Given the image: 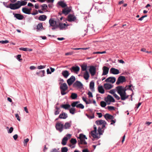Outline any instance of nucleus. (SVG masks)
<instances>
[{
	"mask_svg": "<svg viewBox=\"0 0 152 152\" xmlns=\"http://www.w3.org/2000/svg\"><path fill=\"white\" fill-rule=\"evenodd\" d=\"M116 89L122 100H125L128 98L129 96L127 95L126 92V88H124L121 86H119L116 87Z\"/></svg>",
	"mask_w": 152,
	"mask_h": 152,
	"instance_id": "1",
	"label": "nucleus"
},
{
	"mask_svg": "<svg viewBox=\"0 0 152 152\" xmlns=\"http://www.w3.org/2000/svg\"><path fill=\"white\" fill-rule=\"evenodd\" d=\"M78 138L80 139L79 140H78V144L86 145L87 144V142L85 141V139H87V138L86 137L85 135H83V134H81L79 135V136L78 137Z\"/></svg>",
	"mask_w": 152,
	"mask_h": 152,
	"instance_id": "2",
	"label": "nucleus"
},
{
	"mask_svg": "<svg viewBox=\"0 0 152 152\" xmlns=\"http://www.w3.org/2000/svg\"><path fill=\"white\" fill-rule=\"evenodd\" d=\"M68 88V86L66 83H64L61 84L60 88L62 95H64L66 94L65 91Z\"/></svg>",
	"mask_w": 152,
	"mask_h": 152,
	"instance_id": "3",
	"label": "nucleus"
},
{
	"mask_svg": "<svg viewBox=\"0 0 152 152\" xmlns=\"http://www.w3.org/2000/svg\"><path fill=\"white\" fill-rule=\"evenodd\" d=\"M19 1H17V3L15 4H10L9 6H6L7 8L9 7L12 10H15L20 8L18 3Z\"/></svg>",
	"mask_w": 152,
	"mask_h": 152,
	"instance_id": "4",
	"label": "nucleus"
},
{
	"mask_svg": "<svg viewBox=\"0 0 152 152\" xmlns=\"http://www.w3.org/2000/svg\"><path fill=\"white\" fill-rule=\"evenodd\" d=\"M79 102V101L74 102L71 104V106L73 107H76L77 108L83 109L84 107V105L81 104H78Z\"/></svg>",
	"mask_w": 152,
	"mask_h": 152,
	"instance_id": "5",
	"label": "nucleus"
},
{
	"mask_svg": "<svg viewBox=\"0 0 152 152\" xmlns=\"http://www.w3.org/2000/svg\"><path fill=\"white\" fill-rule=\"evenodd\" d=\"M56 128L57 130L61 132L64 129V125L61 122H58L56 124Z\"/></svg>",
	"mask_w": 152,
	"mask_h": 152,
	"instance_id": "6",
	"label": "nucleus"
},
{
	"mask_svg": "<svg viewBox=\"0 0 152 152\" xmlns=\"http://www.w3.org/2000/svg\"><path fill=\"white\" fill-rule=\"evenodd\" d=\"M94 130L91 132V135L94 138H98V134H96L97 128L95 125L94 126Z\"/></svg>",
	"mask_w": 152,
	"mask_h": 152,
	"instance_id": "7",
	"label": "nucleus"
},
{
	"mask_svg": "<svg viewBox=\"0 0 152 152\" xmlns=\"http://www.w3.org/2000/svg\"><path fill=\"white\" fill-rule=\"evenodd\" d=\"M71 11V7H66L65 8L63 9L62 13L65 15H67Z\"/></svg>",
	"mask_w": 152,
	"mask_h": 152,
	"instance_id": "8",
	"label": "nucleus"
},
{
	"mask_svg": "<svg viewBox=\"0 0 152 152\" xmlns=\"http://www.w3.org/2000/svg\"><path fill=\"white\" fill-rule=\"evenodd\" d=\"M89 71L92 76H94L96 73V68L94 66H91L90 67Z\"/></svg>",
	"mask_w": 152,
	"mask_h": 152,
	"instance_id": "9",
	"label": "nucleus"
},
{
	"mask_svg": "<svg viewBox=\"0 0 152 152\" xmlns=\"http://www.w3.org/2000/svg\"><path fill=\"white\" fill-rule=\"evenodd\" d=\"M67 18L68 21L70 22L74 21L76 20V17L75 16L71 14L68 16Z\"/></svg>",
	"mask_w": 152,
	"mask_h": 152,
	"instance_id": "10",
	"label": "nucleus"
},
{
	"mask_svg": "<svg viewBox=\"0 0 152 152\" xmlns=\"http://www.w3.org/2000/svg\"><path fill=\"white\" fill-rule=\"evenodd\" d=\"M70 69L71 72L77 74L80 70V68L78 66H73L70 68Z\"/></svg>",
	"mask_w": 152,
	"mask_h": 152,
	"instance_id": "11",
	"label": "nucleus"
},
{
	"mask_svg": "<svg viewBox=\"0 0 152 152\" xmlns=\"http://www.w3.org/2000/svg\"><path fill=\"white\" fill-rule=\"evenodd\" d=\"M126 80V78L124 76H120L118 79L117 81L116 82V84L117 85H119L120 83H123Z\"/></svg>",
	"mask_w": 152,
	"mask_h": 152,
	"instance_id": "12",
	"label": "nucleus"
},
{
	"mask_svg": "<svg viewBox=\"0 0 152 152\" xmlns=\"http://www.w3.org/2000/svg\"><path fill=\"white\" fill-rule=\"evenodd\" d=\"M105 100L106 102H115L114 98L111 95H108L107 98H105Z\"/></svg>",
	"mask_w": 152,
	"mask_h": 152,
	"instance_id": "13",
	"label": "nucleus"
},
{
	"mask_svg": "<svg viewBox=\"0 0 152 152\" xmlns=\"http://www.w3.org/2000/svg\"><path fill=\"white\" fill-rule=\"evenodd\" d=\"M75 76H72L71 77L67 80V82L69 86L71 85L75 81Z\"/></svg>",
	"mask_w": 152,
	"mask_h": 152,
	"instance_id": "14",
	"label": "nucleus"
},
{
	"mask_svg": "<svg viewBox=\"0 0 152 152\" xmlns=\"http://www.w3.org/2000/svg\"><path fill=\"white\" fill-rule=\"evenodd\" d=\"M110 72V73L114 75H117L120 73L118 69L114 68H111Z\"/></svg>",
	"mask_w": 152,
	"mask_h": 152,
	"instance_id": "15",
	"label": "nucleus"
},
{
	"mask_svg": "<svg viewBox=\"0 0 152 152\" xmlns=\"http://www.w3.org/2000/svg\"><path fill=\"white\" fill-rule=\"evenodd\" d=\"M116 80L115 77H109L107 78L105 80L106 82H110L112 83H114Z\"/></svg>",
	"mask_w": 152,
	"mask_h": 152,
	"instance_id": "16",
	"label": "nucleus"
},
{
	"mask_svg": "<svg viewBox=\"0 0 152 152\" xmlns=\"http://www.w3.org/2000/svg\"><path fill=\"white\" fill-rule=\"evenodd\" d=\"M82 86V84L78 81H76L73 84V86L74 87H78L79 88H81Z\"/></svg>",
	"mask_w": 152,
	"mask_h": 152,
	"instance_id": "17",
	"label": "nucleus"
},
{
	"mask_svg": "<svg viewBox=\"0 0 152 152\" xmlns=\"http://www.w3.org/2000/svg\"><path fill=\"white\" fill-rule=\"evenodd\" d=\"M49 23L50 25V26H56L57 25H58V24L57 23V22L56 21H55L53 19H50L49 20Z\"/></svg>",
	"mask_w": 152,
	"mask_h": 152,
	"instance_id": "18",
	"label": "nucleus"
},
{
	"mask_svg": "<svg viewBox=\"0 0 152 152\" xmlns=\"http://www.w3.org/2000/svg\"><path fill=\"white\" fill-rule=\"evenodd\" d=\"M102 69L103 72L102 75H107L108 72L109 68L106 66H104L103 67Z\"/></svg>",
	"mask_w": 152,
	"mask_h": 152,
	"instance_id": "19",
	"label": "nucleus"
},
{
	"mask_svg": "<svg viewBox=\"0 0 152 152\" xmlns=\"http://www.w3.org/2000/svg\"><path fill=\"white\" fill-rule=\"evenodd\" d=\"M13 14L14 15V17L18 20H22L24 18V16L23 15L19 14H15L14 13H13Z\"/></svg>",
	"mask_w": 152,
	"mask_h": 152,
	"instance_id": "20",
	"label": "nucleus"
},
{
	"mask_svg": "<svg viewBox=\"0 0 152 152\" xmlns=\"http://www.w3.org/2000/svg\"><path fill=\"white\" fill-rule=\"evenodd\" d=\"M104 117L107 120H108V119H113L114 118V117L108 113L104 115Z\"/></svg>",
	"mask_w": 152,
	"mask_h": 152,
	"instance_id": "21",
	"label": "nucleus"
},
{
	"mask_svg": "<svg viewBox=\"0 0 152 152\" xmlns=\"http://www.w3.org/2000/svg\"><path fill=\"white\" fill-rule=\"evenodd\" d=\"M62 74L63 77L66 78L69 75V72L66 70H64L62 72Z\"/></svg>",
	"mask_w": 152,
	"mask_h": 152,
	"instance_id": "22",
	"label": "nucleus"
},
{
	"mask_svg": "<svg viewBox=\"0 0 152 152\" xmlns=\"http://www.w3.org/2000/svg\"><path fill=\"white\" fill-rule=\"evenodd\" d=\"M68 26V24L66 25V24L64 23H59V24L58 25V27H59L60 30L63 29L65 28V26Z\"/></svg>",
	"mask_w": 152,
	"mask_h": 152,
	"instance_id": "23",
	"label": "nucleus"
},
{
	"mask_svg": "<svg viewBox=\"0 0 152 152\" xmlns=\"http://www.w3.org/2000/svg\"><path fill=\"white\" fill-rule=\"evenodd\" d=\"M68 117L67 115L65 113H61L59 116V118L61 119H66Z\"/></svg>",
	"mask_w": 152,
	"mask_h": 152,
	"instance_id": "24",
	"label": "nucleus"
},
{
	"mask_svg": "<svg viewBox=\"0 0 152 152\" xmlns=\"http://www.w3.org/2000/svg\"><path fill=\"white\" fill-rule=\"evenodd\" d=\"M104 86L105 89L108 90L111 88L113 87V86L110 84L105 83L104 84Z\"/></svg>",
	"mask_w": 152,
	"mask_h": 152,
	"instance_id": "25",
	"label": "nucleus"
},
{
	"mask_svg": "<svg viewBox=\"0 0 152 152\" xmlns=\"http://www.w3.org/2000/svg\"><path fill=\"white\" fill-rule=\"evenodd\" d=\"M96 124L97 125H101L103 124H107L106 122L103 120H97L95 122Z\"/></svg>",
	"mask_w": 152,
	"mask_h": 152,
	"instance_id": "26",
	"label": "nucleus"
},
{
	"mask_svg": "<svg viewBox=\"0 0 152 152\" xmlns=\"http://www.w3.org/2000/svg\"><path fill=\"white\" fill-rule=\"evenodd\" d=\"M58 4L59 6H61L62 8H65L67 7V4L64 3V1H59Z\"/></svg>",
	"mask_w": 152,
	"mask_h": 152,
	"instance_id": "27",
	"label": "nucleus"
},
{
	"mask_svg": "<svg viewBox=\"0 0 152 152\" xmlns=\"http://www.w3.org/2000/svg\"><path fill=\"white\" fill-rule=\"evenodd\" d=\"M61 107L63 108L65 110H68L70 108L71 106L69 104H66L61 105Z\"/></svg>",
	"mask_w": 152,
	"mask_h": 152,
	"instance_id": "28",
	"label": "nucleus"
},
{
	"mask_svg": "<svg viewBox=\"0 0 152 152\" xmlns=\"http://www.w3.org/2000/svg\"><path fill=\"white\" fill-rule=\"evenodd\" d=\"M89 77V75L88 71H86L83 75V77L86 80H88Z\"/></svg>",
	"mask_w": 152,
	"mask_h": 152,
	"instance_id": "29",
	"label": "nucleus"
},
{
	"mask_svg": "<svg viewBox=\"0 0 152 152\" xmlns=\"http://www.w3.org/2000/svg\"><path fill=\"white\" fill-rule=\"evenodd\" d=\"M71 124L69 122H67L65 123L64 125V129H69L71 127Z\"/></svg>",
	"mask_w": 152,
	"mask_h": 152,
	"instance_id": "30",
	"label": "nucleus"
},
{
	"mask_svg": "<svg viewBox=\"0 0 152 152\" xmlns=\"http://www.w3.org/2000/svg\"><path fill=\"white\" fill-rule=\"evenodd\" d=\"M98 91L101 94H104V90L102 86H98Z\"/></svg>",
	"mask_w": 152,
	"mask_h": 152,
	"instance_id": "31",
	"label": "nucleus"
},
{
	"mask_svg": "<svg viewBox=\"0 0 152 152\" xmlns=\"http://www.w3.org/2000/svg\"><path fill=\"white\" fill-rule=\"evenodd\" d=\"M22 12L26 14H30L31 13H29L28 9L26 7H23L22 9Z\"/></svg>",
	"mask_w": 152,
	"mask_h": 152,
	"instance_id": "32",
	"label": "nucleus"
},
{
	"mask_svg": "<svg viewBox=\"0 0 152 152\" xmlns=\"http://www.w3.org/2000/svg\"><path fill=\"white\" fill-rule=\"evenodd\" d=\"M68 140V138L67 137H64L62 140L61 144L64 145H65Z\"/></svg>",
	"mask_w": 152,
	"mask_h": 152,
	"instance_id": "33",
	"label": "nucleus"
},
{
	"mask_svg": "<svg viewBox=\"0 0 152 152\" xmlns=\"http://www.w3.org/2000/svg\"><path fill=\"white\" fill-rule=\"evenodd\" d=\"M47 16L45 15H41L38 18V19L41 21H44L47 18Z\"/></svg>",
	"mask_w": 152,
	"mask_h": 152,
	"instance_id": "34",
	"label": "nucleus"
},
{
	"mask_svg": "<svg viewBox=\"0 0 152 152\" xmlns=\"http://www.w3.org/2000/svg\"><path fill=\"white\" fill-rule=\"evenodd\" d=\"M45 71L44 70H41L39 72H37L36 74L38 75H40L41 77H42L44 76Z\"/></svg>",
	"mask_w": 152,
	"mask_h": 152,
	"instance_id": "35",
	"label": "nucleus"
},
{
	"mask_svg": "<svg viewBox=\"0 0 152 152\" xmlns=\"http://www.w3.org/2000/svg\"><path fill=\"white\" fill-rule=\"evenodd\" d=\"M43 27L42 26V23H39L37 26V30H40L43 29Z\"/></svg>",
	"mask_w": 152,
	"mask_h": 152,
	"instance_id": "36",
	"label": "nucleus"
},
{
	"mask_svg": "<svg viewBox=\"0 0 152 152\" xmlns=\"http://www.w3.org/2000/svg\"><path fill=\"white\" fill-rule=\"evenodd\" d=\"M19 1L20 2L18 3L19 6L20 7V8L21 6H24L26 5L27 4V2L26 1Z\"/></svg>",
	"mask_w": 152,
	"mask_h": 152,
	"instance_id": "37",
	"label": "nucleus"
},
{
	"mask_svg": "<svg viewBox=\"0 0 152 152\" xmlns=\"http://www.w3.org/2000/svg\"><path fill=\"white\" fill-rule=\"evenodd\" d=\"M94 82L93 81H91L90 83L89 87L90 89L92 91H93L94 90Z\"/></svg>",
	"mask_w": 152,
	"mask_h": 152,
	"instance_id": "38",
	"label": "nucleus"
},
{
	"mask_svg": "<svg viewBox=\"0 0 152 152\" xmlns=\"http://www.w3.org/2000/svg\"><path fill=\"white\" fill-rule=\"evenodd\" d=\"M69 113L73 115L75 113L76 110L74 107H72L69 108Z\"/></svg>",
	"mask_w": 152,
	"mask_h": 152,
	"instance_id": "39",
	"label": "nucleus"
},
{
	"mask_svg": "<svg viewBox=\"0 0 152 152\" xmlns=\"http://www.w3.org/2000/svg\"><path fill=\"white\" fill-rule=\"evenodd\" d=\"M77 97V94L75 93H72L71 96V97L72 99H76Z\"/></svg>",
	"mask_w": 152,
	"mask_h": 152,
	"instance_id": "40",
	"label": "nucleus"
},
{
	"mask_svg": "<svg viewBox=\"0 0 152 152\" xmlns=\"http://www.w3.org/2000/svg\"><path fill=\"white\" fill-rule=\"evenodd\" d=\"M77 140L75 139L72 138L70 140V142L73 145L75 144L77 142Z\"/></svg>",
	"mask_w": 152,
	"mask_h": 152,
	"instance_id": "41",
	"label": "nucleus"
},
{
	"mask_svg": "<svg viewBox=\"0 0 152 152\" xmlns=\"http://www.w3.org/2000/svg\"><path fill=\"white\" fill-rule=\"evenodd\" d=\"M100 105L102 107H104L106 105V103L103 101H101L100 102Z\"/></svg>",
	"mask_w": 152,
	"mask_h": 152,
	"instance_id": "42",
	"label": "nucleus"
},
{
	"mask_svg": "<svg viewBox=\"0 0 152 152\" xmlns=\"http://www.w3.org/2000/svg\"><path fill=\"white\" fill-rule=\"evenodd\" d=\"M81 67L82 70L83 71H87L86 69H87V66L86 65H83L81 66Z\"/></svg>",
	"mask_w": 152,
	"mask_h": 152,
	"instance_id": "43",
	"label": "nucleus"
},
{
	"mask_svg": "<svg viewBox=\"0 0 152 152\" xmlns=\"http://www.w3.org/2000/svg\"><path fill=\"white\" fill-rule=\"evenodd\" d=\"M68 151V148L66 147H63L61 148V152H67Z\"/></svg>",
	"mask_w": 152,
	"mask_h": 152,
	"instance_id": "44",
	"label": "nucleus"
},
{
	"mask_svg": "<svg viewBox=\"0 0 152 152\" xmlns=\"http://www.w3.org/2000/svg\"><path fill=\"white\" fill-rule=\"evenodd\" d=\"M98 132L100 135L102 134V129L100 127H99L98 129Z\"/></svg>",
	"mask_w": 152,
	"mask_h": 152,
	"instance_id": "45",
	"label": "nucleus"
},
{
	"mask_svg": "<svg viewBox=\"0 0 152 152\" xmlns=\"http://www.w3.org/2000/svg\"><path fill=\"white\" fill-rule=\"evenodd\" d=\"M86 115H87V116L89 118V119H92V118H94V114H93L92 115H88L87 114H86Z\"/></svg>",
	"mask_w": 152,
	"mask_h": 152,
	"instance_id": "46",
	"label": "nucleus"
},
{
	"mask_svg": "<svg viewBox=\"0 0 152 152\" xmlns=\"http://www.w3.org/2000/svg\"><path fill=\"white\" fill-rule=\"evenodd\" d=\"M108 109L110 110H115V108L114 107L111 106H108L107 107Z\"/></svg>",
	"mask_w": 152,
	"mask_h": 152,
	"instance_id": "47",
	"label": "nucleus"
},
{
	"mask_svg": "<svg viewBox=\"0 0 152 152\" xmlns=\"http://www.w3.org/2000/svg\"><path fill=\"white\" fill-rule=\"evenodd\" d=\"M41 7L42 8V10H43L46 9L48 7L47 5L46 4H43L42 5H41Z\"/></svg>",
	"mask_w": 152,
	"mask_h": 152,
	"instance_id": "48",
	"label": "nucleus"
},
{
	"mask_svg": "<svg viewBox=\"0 0 152 152\" xmlns=\"http://www.w3.org/2000/svg\"><path fill=\"white\" fill-rule=\"evenodd\" d=\"M9 42V41L7 40H2L0 41V43L1 44H6Z\"/></svg>",
	"mask_w": 152,
	"mask_h": 152,
	"instance_id": "49",
	"label": "nucleus"
},
{
	"mask_svg": "<svg viewBox=\"0 0 152 152\" xmlns=\"http://www.w3.org/2000/svg\"><path fill=\"white\" fill-rule=\"evenodd\" d=\"M88 48H72V49L75 50H80V49H82L84 50H85L88 49Z\"/></svg>",
	"mask_w": 152,
	"mask_h": 152,
	"instance_id": "50",
	"label": "nucleus"
},
{
	"mask_svg": "<svg viewBox=\"0 0 152 152\" xmlns=\"http://www.w3.org/2000/svg\"><path fill=\"white\" fill-rule=\"evenodd\" d=\"M113 96L115 97L118 100H119L120 99V98L118 96L117 94H115Z\"/></svg>",
	"mask_w": 152,
	"mask_h": 152,
	"instance_id": "51",
	"label": "nucleus"
},
{
	"mask_svg": "<svg viewBox=\"0 0 152 152\" xmlns=\"http://www.w3.org/2000/svg\"><path fill=\"white\" fill-rule=\"evenodd\" d=\"M147 16V15H144V16H142L141 18H139L138 19V20H140V21H141V20H142L143 18L145 17H146Z\"/></svg>",
	"mask_w": 152,
	"mask_h": 152,
	"instance_id": "52",
	"label": "nucleus"
},
{
	"mask_svg": "<svg viewBox=\"0 0 152 152\" xmlns=\"http://www.w3.org/2000/svg\"><path fill=\"white\" fill-rule=\"evenodd\" d=\"M59 149H57L56 148L52 149L50 152H58Z\"/></svg>",
	"mask_w": 152,
	"mask_h": 152,
	"instance_id": "53",
	"label": "nucleus"
},
{
	"mask_svg": "<svg viewBox=\"0 0 152 152\" xmlns=\"http://www.w3.org/2000/svg\"><path fill=\"white\" fill-rule=\"evenodd\" d=\"M29 139L28 138H27L24 140V145H26L27 143L29 141Z\"/></svg>",
	"mask_w": 152,
	"mask_h": 152,
	"instance_id": "54",
	"label": "nucleus"
},
{
	"mask_svg": "<svg viewBox=\"0 0 152 152\" xmlns=\"http://www.w3.org/2000/svg\"><path fill=\"white\" fill-rule=\"evenodd\" d=\"M15 116L16 118H17V119L19 121H20V118L19 116V115L18 114H16L15 115Z\"/></svg>",
	"mask_w": 152,
	"mask_h": 152,
	"instance_id": "55",
	"label": "nucleus"
},
{
	"mask_svg": "<svg viewBox=\"0 0 152 152\" xmlns=\"http://www.w3.org/2000/svg\"><path fill=\"white\" fill-rule=\"evenodd\" d=\"M20 49L21 50L26 51H27L28 50V48H20Z\"/></svg>",
	"mask_w": 152,
	"mask_h": 152,
	"instance_id": "56",
	"label": "nucleus"
},
{
	"mask_svg": "<svg viewBox=\"0 0 152 152\" xmlns=\"http://www.w3.org/2000/svg\"><path fill=\"white\" fill-rule=\"evenodd\" d=\"M82 99L84 102H85L86 103V104H89V103L87 101L86 98H85L84 97H82Z\"/></svg>",
	"mask_w": 152,
	"mask_h": 152,
	"instance_id": "57",
	"label": "nucleus"
},
{
	"mask_svg": "<svg viewBox=\"0 0 152 152\" xmlns=\"http://www.w3.org/2000/svg\"><path fill=\"white\" fill-rule=\"evenodd\" d=\"M13 128L12 127H11L10 128V129L9 130V131H8V132L10 133H11L13 132Z\"/></svg>",
	"mask_w": 152,
	"mask_h": 152,
	"instance_id": "58",
	"label": "nucleus"
},
{
	"mask_svg": "<svg viewBox=\"0 0 152 152\" xmlns=\"http://www.w3.org/2000/svg\"><path fill=\"white\" fill-rule=\"evenodd\" d=\"M115 91L114 90H111L110 91H109V93H110L111 94H113L114 95L115 93Z\"/></svg>",
	"mask_w": 152,
	"mask_h": 152,
	"instance_id": "59",
	"label": "nucleus"
},
{
	"mask_svg": "<svg viewBox=\"0 0 152 152\" xmlns=\"http://www.w3.org/2000/svg\"><path fill=\"white\" fill-rule=\"evenodd\" d=\"M45 67V66H43L40 65L38 66L37 68L39 69H41L44 68Z\"/></svg>",
	"mask_w": 152,
	"mask_h": 152,
	"instance_id": "60",
	"label": "nucleus"
},
{
	"mask_svg": "<svg viewBox=\"0 0 152 152\" xmlns=\"http://www.w3.org/2000/svg\"><path fill=\"white\" fill-rule=\"evenodd\" d=\"M96 114L98 115V117L100 118L102 116V114L101 113H97Z\"/></svg>",
	"mask_w": 152,
	"mask_h": 152,
	"instance_id": "61",
	"label": "nucleus"
},
{
	"mask_svg": "<svg viewBox=\"0 0 152 152\" xmlns=\"http://www.w3.org/2000/svg\"><path fill=\"white\" fill-rule=\"evenodd\" d=\"M88 94L89 96V97H93V95L92 93L90 91H89L88 93Z\"/></svg>",
	"mask_w": 152,
	"mask_h": 152,
	"instance_id": "62",
	"label": "nucleus"
},
{
	"mask_svg": "<svg viewBox=\"0 0 152 152\" xmlns=\"http://www.w3.org/2000/svg\"><path fill=\"white\" fill-rule=\"evenodd\" d=\"M38 13V11L37 10H36L34 12H33L31 13L33 15H35L37 14Z\"/></svg>",
	"mask_w": 152,
	"mask_h": 152,
	"instance_id": "63",
	"label": "nucleus"
},
{
	"mask_svg": "<svg viewBox=\"0 0 152 152\" xmlns=\"http://www.w3.org/2000/svg\"><path fill=\"white\" fill-rule=\"evenodd\" d=\"M21 57V55H18L17 56V59H18L20 61L22 60V59H20V58Z\"/></svg>",
	"mask_w": 152,
	"mask_h": 152,
	"instance_id": "64",
	"label": "nucleus"
}]
</instances>
